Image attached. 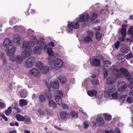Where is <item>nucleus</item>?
<instances>
[{"mask_svg": "<svg viewBox=\"0 0 133 133\" xmlns=\"http://www.w3.org/2000/svg\"><path fill=\"white\" fill-rule=\"evenodd\" d=\"M48 105L49 107L54 108L56 107L57 104L56 103L52 100H50L49 101Z\"/></svg>", "mask_w": 133, "mask_h": 133, "instance_id": "bb28decb", "label": "nucleus"}, {"mask_svg": "<svg viewBox=\"0 0 133 133\" xmlns=\"http://www.w3.org/2000/svg\"><path fill=\"white\" fill-rule=\"evenodd\" d=\"M120 44V42L119 41H117L114 44L115 48L117 49H118L119 46Z\"/></svg>", "mask_w": 133, "mask_h": 133, "instance_id": "3c124183", "label": "nucleus"}, {"mask_svg": "<svg viewBox=\"0 0 133 133\" xmlns=\"http://www.w3.org/2000/svg\"><path fill=\"white\" fill-rule=\"evenodd\" d=\"M60 116L61 118L64 120H65L69 116V114L66 112L63 111L61 112Z\"/></svg>", "mask_w": 133, "mask_h": 133, "instance_id": "4468645a", "label": "nucleus"}, {"mask_svg": "<svg viewBox=\"0 0 133 133\" xmlns=\"http://www.w3.org/2000/svg\"><path fill=\"white\" fill-rule=\"evenodd\" d=\"M118 86V90L122 92L124 91L127 88L126 84L122 81L119 82Z\"/></svg>", "mask_w": 133, "mask_h": 133, "instance_id": "0eeeda50", "label": "nucleus"}, {"mask_svg": "<svg viewBox=\"0 0 133 133\" xmlns=\"http://www.w3.org/2000/svg\"><path fill=\"white\" fill-rule=\"evenodd\" d=\"M96 40L99 41H100L102 37L101 34L99 32H96Z\"/></svg>", "mask_w": 133, "mask_h": 133, "instance_id": "58836bf2", "label": "nucleus"}, {"mask_svg": "<svg viewBox=\"0 0 133 133\" xmlns=\"http://www.w3.org/2000/svg\"><path fill=\"white\" fill-rule=\"evenodd\" d=\"M46 52L50 56L52 57L53 56L54 53L52 48H48L47 49Z\"/></svg>", "mask_w": 133, "mask_h": 133, "instance_id": "473e14b6", "label": "nucleus"}, {"mask_svg": "<svg viewBox=\"0 0 133 133\" xmlns=\"http://www.w3.org/2000/svg\"><path fill=\"white\" fill-rule=\"evenodd\" d=\"M9 124L11 126H14L15 125L17 127L19 126L18 123L17 122H16L15 123L14 122L10 123Z\"/></svg>", "mask_w": 133, "mask_h": 133, "instance_id": "5fc2aeb1", "label": "nucleus"}, {"mask_svg": "<svg viewBox=\"0 0 133 133\" xmlns=\"http://www.w3.org/2000/svg\"><path fill=\"white\" fill-rule=\"evenodd\" d=\"M54 93L57 95L55 97V99L57 104L59 105H61L62 103L61 99V97L63 96L62 92L59 90H57Z\"/></svg>", "mask_w": 133, "mask_h": 133, "instance_id": "7ed1b4c3", "label": "nucleus"}, {"mask_svg": "<svg viewBox=\"0 0 133 133\" xmlns=\"http://www.w3.org/2000/svg\"><path fill=\"white\" fill-rule=\"evenodd\" d=\"M128 34L133 36V29L131 27H130L129 28L128 31Z\"/></svg>", "mask_w": 133, "mask_h": 133, "instance_id": "de8ad7c7", "label": "nucleus"}, {"mask_svg": "<svg viewBox=\"0 0 133 133\" xmlns=\"http://www.w3.org/2000/svg\"><path fill=\"white\" fill-rule=\"evenodd\" d=\"M121 51L123 53L127 54L129 52V50L126 48L122 47L120 49Z\"/></svg>", "mask_w": 133, "mask_h": 133, "instance_id": "a19ab883", "label": "nucleus"}, {"mask_svg": "<svg viewBox=\"0 0 133 133\" xmlns=\"http://www.w3.org/2000/svg\"><path fill=\"white\" fill-rule=\"evenodd\" d=\"M48 45H50L51 46L54 47L55 46V44L54 43L51 41L48 44Z\"/></svg>", "mask_w": 133, "mask_h": 133, "instance_id": "774afa93", "label": "nucleus"}, {"mask_svg": "<svg viewBox=\"0 0 133 133\" xmlns=\"http://www.w3.org/2000/svg\"><path fill=\"white\" fill-rule=\"evenodd\" d=\"M25 120L23 121L24 123L26 124H29L31 121L30 118L29 116H25Z\"/></svg>", "mask_w": 133, "mask_h": 133, "instance_id": "2f4dec72", "label": "nucleus"}, {"mask_svg": "<svg viewBox=\"0 0 133 133\" xmlns=\"http://www.w3.org/2000/svg\"><path fill=\"white\" fill-rule=\"evenodd\" d=\"M12 111L11 107H8V109L5 111V114L7 116L9 115Z\"/></svg>", "mask_w": 133, "mask_h": 133, "instance_id": "ea45409f", "label": "nucleus"}, {"mask_svg": "<svg viewBox=\"0 0 133 133\" xmlns=\"http://www.w3.org/2000/svg\"><path fill=\"white\" fill-rule=\"evenodd\" d=\"M88 95L91 97L95 96L97 95V92L96 90H89L87 91Z\"/></svg>", "mask_w": 133, "mask_h": 133, "instance_id": "f3484780", "label": "nucleus"}, {"mask_svg": "<svg viewBox=\"0 0 133 133\" xmlns=\"http://www.w3.org/2000/svg\"><path fill=\"white\" fill-rule=\"evenodd\" d=\"M21 28V27L17 25L14 26L13 27L15 31H20Z\"/></svg>", "mask_w": 133, "mask_h": 133, "instance_id": "09e8293b", "label": "nucleus"}, {"mask_svg": "<svg viewBox=\"0 0 133 133\" xmlns=\"http://www.w3.org/2000/svg\"><path fill=\"white\" fill-rule=\"evenodd\" d=\"M21 39V37L19 34H15L13 36V40L18 44H20Z\"/></svg>", "mask_w": 133, "mask_h": 133, "instance_id": "ddd939ff", "label": "nucleus"}, {"mask_svg": "<svg viewBox=\"0 0 133 133\" xmlns=\"http://www.w3.org/2000/svg\"><path fill=\"white\" fill-rule=\"evenodd\" d=\"M93 41L92 39L90 37L87 36L83 39V42L85 43H87Z\"/></svg>", "mask_w": 133, "mask_h": 133, "instance_id": "7c9ffc66", "label": "nucleus"}, {"mask_svg": "<svg viewBox=\"0 0 133 133\" xmlns=\"http://www.w3.org/2000/svg\"><path fill=\"white\" fill-rule=\"evenodd\" d=\"M72 24L71 22H69L68 23V30L69 31H72L73 29V27L72 26Z\"/></svg>", "mask_w": 133, "mask_h": 133, "instance_id": "c9c22d12", "label": "nucleus"}, {"mask_svg": "<svg viewBox=\"0 0 133 133\" xmlns=\"http://www.w3.org/2000/svg\"><path fill=\"white\" fill-rule=\"evenodd\" d=\"M83 125L84 126V128L85 129H87L89 127L88 122L85 121H84V122Z\"/></svg>", "mask_w": 133, "mask_h": 133, "instance_id": "4d7b16f0", "label": "nucleus"}, {"mask_svg": "<svg viewBox=\"0 0 133 133\" xmlns=\"http://www.w3.org/2000/svg\"><path fill=\"white\" fill-rule=\"evenodd\" d=\"M97 124L99 126L103 125L104 124V120L102 117H99L97 118L96 120Z\"/></svg>", "mask_w": 133, "mask_h": 133, "instance_id": "2eb2a0df", "label": "nucleus"}, {"mask_svg": "<svg viewBox=\"0 0 133 133\" xmlns=\"http://www.w3.org/2000/svg\"><path fill=\"white\" fill-rule=\"evenodd\" d=\"M35 60V57H33L28 58L25 63V66L28 68L32 67L33 66V63Z\"/></svg>", "mask_w": 133, "mask_h": 133, "instance_id": "423d86ee", "label": "nucleus"}, {"mask_svg": "<svg viewBox=\"0 0 133 133\" xmlns=\"http://www.w3.org/2000/svg\"><path fill=\"white\" fill-rule=\"evenodd\" d=\"M112 67L110 68H109V66L108 65L105 66V65H104V66H103L102 68V69L103 70V69H104V70H105L106 71H108V70H109L110 71H111V72H112V70L111 69V68Z\"/></svg>", "mask_w": 133, "mask_h": 133, "instance_id": "a18cd8bd", "label": "nucleus"}, {"mask_svg": "<svg viewBox=\"0 0 133 133\" xmlns=\"http://www.w3.org/2000/svg\"><path fill=\"white\" fill-rule=\"evenodd\" d=\"M40 42L41 46L43 49L45 50H46L48 46V44L46 45L45 42L44 41H41Z\"/></svg>", "mask_w": 133, "mask_h": 133, "instance_id": "a878e982", "label": "nucleus"}, {"mask_svg": "<svg viewBox=\"0 0 133 133\" xmlns=\"http://www.w3.org/2000/svg\"><path fill=\"white\" fill-rule=\"evenodd\" d=\"M103 64L105 65L107 64H110L111 63L109 61L107 60H105L103 62Z\"/></svg>", "mask_w": 133, "mask_h": 133, "instance_id": "052dcab7", "label": "nucleus"}, {"mask_svg": "<svg viewBox=\"0 0 133 133\" xmlns=\"http://www.w3.org/2000/svg\"><path fill=\"white\" fill-rule=\"evenodd\" d=\"M118 94L117 92H116L111 94V97L113 99H117L118 97Z\"/></svg>", "mask_w": 133, "mask_h": 133, "instance_id": "79ce46f5", "label": "nucleus"}, {"mask_svg": "<svg viewBox=\"0 0 133 133\" xmlns=\"http://www.w3.org/2000/svg\"><path fill=\"white\" fill-rule=\"evenodd\" d=\"M90 18L89 15L87 13H84L81 14L78 18L76 19L77 22H87L89 21Z\"/></svg>", "mask_w": 133, "mask_h": 133, "instance_id": "20e7f679", "label": "nucleus"}, {"mask_svg": "<svg viewBox=\"0 0 133 133\" xmlns=\"http://www.w3.org/2000/svg\"><path fill=\"white\" fill-rule=\"evenodd\" d=\"M62 106L63 109H68L69 108L68 106L66 104H62Z\"/></svg>", "mask_w": 133, "mask_h": 133, "instance_id": "13d9d810", "label": "nucleus"}, {"mask_svg": "<svg viewBox=\"0 0 133 133\" xmlns=\"http://www.w3.org/2000/svg\"><path fill=\"white\" fill-rule=\"evenodd\" d=\"M45 96L49 100L51 99L52 97L51 94L49 92L46 93L45 94Z\"/></svg>", "mask_w": 133, "mask_h": 133, "instance_id": "603ef678", "label": "nucleus"}, {"mask_svg": "<svg viewBox=\"0 0 133 133\" xmlns=\"http://www.w3.org/2000/svg\"><path fill=\"white\" fill-rule=\"evenodd\" d=\"M106 83L109 84H112L115 82L114 80L111 77H108L106 79Z\"/></svg>", "mask_w": 133, "mask_h": 133, "instance_id": "cd10ccee", "label": "nucleus"}, {"mask_svg": "<svg viewBox=\"0 0 133 133\" xmlns=\"http://www.w3.org/2000/svg\"><path fill=\"white\" fill-rule=\"evenodd\" d=\"M115 87H111L108 89V92L110 93H112L115 91Z\"/></svg>", "mask_w": 133, "mask_h": 133, "instance_id": "8fccbe9b", "label": "nucleus"}, {"mask_svg": "<svg viewBox=\"0 0 133 133\" xmlns=\"http://www.w3.org/2000/svg\"><path fill=\"white\" fill-rule=\"evenodd\" d=\"M38 100L39 102L41 103H44L46 101V99L45 96L43 95H39L38 97Z\"/></svg>", "mask_w": 133, "mask_h": 133, "instance_id": "aec40b11", "label": "nucleus"}, {"mask_svg": "<svg viewBox=\"0 0 133 133\" xmlns=\"http://www.w3.org/2000/svg\"><path fill=\"white\" fill-rule=\"evenodd\" d=\"M48 89L50 91H53V89H58L59 88V85L58 81L55 80L52 82L50 85L47 86Z\"/></svg>", "mask_w": 133, "mask_h": 133, "instance_id": "39448f33", "label": "nucleus"}, {"mask_svg": "<svg viewBox=\"0 0 133 133\" xmlns=\"http://www.w3.org/2000/svg\"><path fill=\"white\" fill-rule=\"evenodd\" d=\"M127 95H123L122 96L120 97L119 98L120 99H122V100H124L127 97Z\"/></svg>", "mask_w": 133, "mask_h": 133, "instance_id": "338daca9", "label": "nucleus"}, {"mask_svg": "<svg viewBox=\"0 0 133 133\" xmlns=\"http://www.w3.org/2000/svg\"><path fill=\"white\" fill-rule=\"evenodd\" d=\"M16 62L18 64L21 63L23 61V57L20 55H18L15 58Z\"/></svg>", "mask_w": 133, "mask_h": 133, "instance_id": "412c9836", "label": "nucleus"}, {"mask_svg": "<svg viewBox=\"0 0 133 133\" xmlns=\"http://www.w3.org/2000/svg\"><path fill=\"white\" fill-rule=\"evenodd\" d=\"M127 102L130 103H132L133 102L132 99L130 97H128L127 99Z\"/></svg>", "mask_w": 133, "mask_h": 133, "instance_id": "6e6d98bb", "label": "nucleus"}, {"mask_svg": "<svg viewBox=\"0 0 133 133\" xmlns=\"http://www.w3.org/2000/svg\"><path fill=\"white\" fill-rule=\"evenodd\" d=\"M37 67L40 70L43 67V63L40 61H38L36 63Z\"/></svg>", "mask_w": 133, "mask_h": 133, "instance_id": "f704fd0d", "label": "nucleus"}, {"mask_svg": "<svg viewBox=\"0 0 133 133\" xmlns=\"http://www.w3.org/2000/svg\"><path fill=\"white\" fill-rule=\"evenodd\" d=\"M121 34L123 37H125L127 35L126 31L125 30H121Z\"/></svg>", "mask_w": 133, "mask_h": 133, "instance_id": "864d4df0", "label": "nucleus"}, {"mask_svg": "<svg viewBox=\"0 0 133 133\" xmlns=\"http://www.w3.org/2000/svg\"><path fill=\"white\" fill-rule=\"evenodd\" d=\"M28 93L25 90H23L22 91L20 96L22 97L25 98L27 95Z\"/></svg>", "mask_w": 133, "mask_h": 133, "instance_id": "c03bdc74", "label": "nucleus"}, {"mask_svg": "<svg viewBox=\"0 0 133 133\" xmlns=\"http://www.w3.org/2000/svg\"><path fill=\"white\" fill-rule=\"evenodd\" d=\"M42 50V49L40 46H36L34 48L33 51L35 54H39L41 52Z\"/></svg>", "mask_w": 133, "mask_h": 133, "instance_id": "dca6fc26", "label": "nucleus"}, {"mask_svg": "<svg viewBox=\"0 0 133 133\" xmlns=\"http://www.w3.org/2000/svg\"><path fill=\"white\" fill-rule=\"evenodd\" d=\"M72 26L75 29H78L79 27V24L78 23L76 22H71Z\"/></svg>", "mask_w": 133, "mask_h": 133, "instance_id": "72a5a7b5", "label": "nucleus"}, {"mask_svg": "<svg viewBox=\"0 0 133 133\" xmlns=\"http://www.w3.org/2000/svg\"><path fill=\"white\" fill-rule=\"evenodd\" d=\"M28 101L25 99H21L19 102V105L21 107H23L27 105L28 104Z\"/></svg>", "mask_w": 133, "mask_h": 133, "instance_id": "6ab92c4d", "label": "nucleus"}, {"mask_svg": "<svg viewBox=\"0 0 133 133\" xmlns=\"http://www.w3.org/2000/svg\"><path fill=\"white\" fill-rule=\"evenodd\" d=\"M103 69V71H104L103 74H104V77H107L108 76V73H107L108 71H106L105 70H104V69Z\"/></svg>", "mask_w": 133, "mask_h": 133, "instance_id": "e2e57ef3", "label": "nucleus"}, {"mask_svg": "<svg viewBox=\"0 0 133 133\" xmlns=\"http://www.w3.org/2000/svg\"><path fill=\"white\" fill-rule=\"evenodd\" d=\"M5 103L0 102V108L2 109L5 107Z\"/></svg>", "mask_w": 133, "mask_h": 133, "instance_id": "680f3d73", "label": "nucleus"}, {"mask_svg": "<svg viewBox=\"0 0 133 133\" xmlns=\"http://www.w3.org/2000/svg\"><path fill=\"white\" fill-rule=\"evenodd\" d=\"M97 16V15L96 13H93L91 16L90 18V20L92 22H94Z\"/></svg>", "mask_w": 133, "mask_h": 133, "instance_id": "e433bc0d", "label": "nucleus"}, {"mask_svg": "<svg viewBox=\"0 0 133 133\" xmlns=\"http://www.w3.org/2000/svg\"><path fill=\"white\" fill-rule=\"evenodd\" d=\"M16 49V47L15 46L12 47L7 51L6 55L9 57H10L13 56L14 54Z\"/></svg>", "mask_w": 133, "mask_h": 133, "instance_id": "1a4fd4ad", "label": "nucleus"}, {"mask_svg": "<svg viewBox=\"0 0 133 133\" xmlns=\"http://www.w3.org/2000/svg\"><path fill=\"white\" fill-rule=\"evenodd\" d=\"M58 79L61 84H64L67 82L66 78L63 77L62 76H59Z\"/></svg>", "mask_w": 133, "mask_h": 133, "instance_id": "393cba45", "label": "nucleus"}, {"mask_svg": "<svg viewBox=\"0 0 133 133\" xmlns=\"http://www.w3.org/2000/svg\"><path fill=\"white\" fill-rule=\"evenodd\" d=\"M0 58L3 61V64L5 65L7 63L6 59L5 57V55L3 53H1V54Z\"/></svg>", "mask_w": 133, "mask_h": 133, "instance_id": "b1692460", "label": "nucleus"}, {"mask_svg": "<svg viewBox=\"0 0 133 133\" xmlns=\"http://www.w3.org/2000/svg\"><path fill=\"white\" fill-rule=\"evenodd\" d=\"M29 74L32 76H36L39 74L38 70L36 68H33L29 71Z\"/></svg>", "mask_w": 133, "mask_h": 133, "instance_id": "9b49d317", "label": "nucleus"}, {"mask_svg": "<svg viewBox=\"0 0 133 133\" xmlns=\"http://www.w3.org/2000/svg\"><path fill=\"white\" fill-rule=\"evenodd\" d=\"M16 118L18 121H23L25 120L24 117L19 114H16Z\"/></svg>", "mask_w": 133, "mask_h": 133, "instance_id": "c85d7f7f", "label": "nucleus"}, {"mask_svg": "<svg viewBox=\"0 0 133 133\" xmlns=\"http://www.w3.org/2000/svg\"><path fill=\"white\" fill-rule=\"evenodd\" d=\"M63 63L64 62L62 60L57 58L54 61L53 64L51 65V67L52 69L56 68V72L57 73H59L62 71L60 68L63 67Z\"/></svg>", "mask_w": 133, "mask_h": 133, "instance_id": "f03ea898", "label": "nucleus"}, {"mask_svg": "<svg viewBox=\"0 0 133 133\" xmlns=\"http://www.w3.org/2000/svg\"><path fill=\"white\" fill-rule=\"evenodd\" d=\"M32 41L30 42V43L31 44H32V46H34V44L37 45L39 44V42L37 38L34 36H32Z\"/></svg>", "mask_w": 133, "mask_h": 133, "instance_id": "5701e85b", "label": "nucleus"}, {"mask_svg": "<svg viewBox=\"0 0 133 133\" xmlns=\"http://www.w3.org/2000/svg\"><path fill=\"white\" fill-rule=\"evenodd\" d=\"M50 70V68L47 66L43 67L40 70V71L43 74L47 73Z\"/></svg>", "mask_w": 133, "mask_h": 133, "instance_id": "4be33fe9", "label": "nucleus"}, {"mask_svg": "<svg viewBox=\"0 0 133 133\" xmlns=\"http://www.w3.org/2000/svg\"><path fill=\"white\" fill-rule=\"evenodd\" d=\"M91 64L95 66H100L101 63L100 60L97 58H95L90 61Z\"/></svg>", "mask_w": 133, "mask_h": 133, "instance_id": "6e6552de", "label": "nucleus"}, {"mask_svg": "<svg viewBox=\"0 0 133 133\" xmlns=\"http://www.w3.org/2000/svg\"><path fill=\"white\" fill-rule=\"evenodd\" d=\"M13 44L12 42L8 38H6L4 40L3 45L6 48H9V46H12Z\"/></svg>", "mask_w": 133, "mask_h": 133, "instance_id": "9d476101", "label": "nucleus"}, {"mask_svg": "<svg viewBox=\"0 0 133 133\" xmlns=\"http://www.w3.org/2000/svg\"><path fill=\"white\" fill-rule=\"evenodd\" d=\"M38 111L39 114L41 115H43L44 114V111L40 109H39Z\"/></svg>", "mask_w": 133, "mask_h": 133, "instance_id": "0e129e2a", "label": "nucleus"}, {"mask_svg": "<svg viewBox=\"0 0 133 133\" xmlns=\"http://www.w3.org/2000/svg\"><path fill=\"white\" fill-rule=\"evenodd\" d=\"M91 82L93 85H97L99 84V80L97 79H93L91 80Z\"/></svg>", "mask_w": 133, "mask_h": 133, "instance_id": "4c0bfd02", "label": "nucleus"}, {"mask_svg": "<svg viewBox=\"0 0 133 133\" xmlns=\"http://www.w3.org/2000/svg\"><path fill=\"white\" fill-rule=\"evenodd\" d=\"M23 47L24 50L31 51V49L29 43L28 41H24L23 44Z\"/></svg>", "mask_w": 133, "mask_h": 133, "instance_id": "f8f14e48", "label": "nucleus"}, {"mask_svg": "<svg viewBox=\"0 0 133 133\" xmlns=\"http://www.w3.org/2000/svg\"><path fill=\"white\" fill-rule=\"evenodd\" d=\"M104 117L105 118L106 120L109 121H110L111 119V116L110 115H108L107 114H104Z\"/></svg>", "mask_w": 133, "mask_h": 133, "instance_id": "37998d69", "label": "nucleus"}, {"mask_svg": "<svg viewBox=\"0 0 133 133\" xmlns=\"http://www.w3.org/2000/svg\"><path fill=\"white\" fill-rule=\"evenodd\" d=\"M25 51H23L21 54V55L23 57H28L30 56V52L31 51H29L24 50Z\"/></svg>", "mask_w": 133, "mask_h": 133, "instance_id": "a211bd4d", "label": "nucleus"}, {"mask_svg": "<svg viewBox=\"0 0 133 133\" xmlns=\"http://www.w3.org/2000/svg\"><path fill=\"white\" fill-rule=\"evenodd\" d=\"M125 57L126 59H130L133 57V54L131 52L126 55L125 56Z\"/></svg>", "mask_w": 133, "mask_h": 133, "instance_id": "49530a36", "label": "nucleus"}, {"mask_svg": "<svg viewBox=\"0 0 133 133\" xmlns=\"http://www.w3.org/2000/svg\"><path fill=\"white\" fill-rule=\"evenodd\" d=\"M88 36L91 38L93 37V33L90 31H88Z\"/></svg>", "mask_w": 133, "mask_h": 133, "instance_id": "bf43d9fd", "label": "nucleus"}, {"mask_svg": "<svg viewBox=\"0 0 133 133\" xmlns=\"http://www.w3.org/2000/svg\"><path fill=\"white\" fill-rule=\"evenodd\" d=\"M117 68V67L115 65L112 66L111 69L112 74L117 77H121L122 74L126 78L130 81V84L128 86V87L130 89L133 88V76H131L128 70L126 69L121 68L119 70Z\"/></svg>", "mask_w": 133, "mask_h": 133, "instance_id": "f257e3e1", "label": "nucleus"}, {"mask_svg": "<svg viewBox=\"0 0 133 133\" xmlns=\"http://www.w3.org/2000/svg\"><path fill=\"white\" fill-rule=\"evenodd\" d=\"M127 25V24H123L122 25V30H126V26Z\"/></svg>", "mask_w": 133, "mask_h": 133, "instance_id": "69168bd1", "label": "nucleus"}, {"mask_svg": "<svg viewBox=\"0 0 133 133\" xmlns=\"http://www.w3.org/2000/svg\"><path fill=\"white\" fill-rule=\"evenodd\" d=\"M70 115L73 118H77L78 117V114L76 111H71L70 113Z\"/></svg>", "mask_w": 133, "mask_h": 133, "instance_id": "c756f323", "label": "nucleus"}]
</instances>
